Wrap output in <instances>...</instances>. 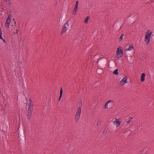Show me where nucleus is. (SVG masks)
Returning a JSON list of instances; mask_svg holds the SVG:
<instances>
[{
	"mask_svg": "<svg viewBox=\"0 0 154 154\" xmlns=\"http://www.w3.org/2000/svg\"><path fill=\"white\" fill-rule=\"evenodd\" d=\"M152 34V32L149 30L146 32L144 38V41L146 44H148L150 41V37Z\"/></svg>",
	"mask_w": 154,
	"mask_h": 154,
	"instance_id": "1",
	"label": "nucleus"
},
{
	"mask_svg": "<svg viewBox=\"0 0 154 154\" xmlns=\"http://www.w3.org/2000/svg\"><path fill=\"white\" fill-rule=\"evenodd\" d=\"M123 48L122 47H119L117 48L116 52V57L118 59L121 58L123 55Z\"/></svg>",
	"mask_w": 154,
	"mask_h": 154,
	"instance_id": "2",
	"label": "nucleus"
},
{
	"mask_svg": "<svg viewBox=\"0 0 154 154\" xmlns=\"http://www.w3.org/2000/svg\"><path fill=\"white\" fill-rule=\"evenodd\" d=\"M113 105V101L111 100H109L105 104L104 107V109H110L112 107Z\"/></svg>",
	"mask_w": 154,
	"mask_h": 154,
	"instance_id": "3",
	"label": "nucleus"
},
{
	"mask_svg": "<svg viewBox=\"0 0 154 154\" xmlns=\"http://www.w3.org/2000/svg\"><path fill=\"white\" fill-rule=\"evenodd\" d=\"M81 110V108L80 107H79L77 109L75 117V119L76 121H78L80 119Z\"/></svg>",
	"mask_w": 154,
	"mask_h": 154,
	"instance_id": "4",
	"label": "nucleus"
},
{
	"mask_svg": "<svg viewBox=\"0 0 154 154\" xmlns=\"http://www.w3.org/2000/svg\"><path fill=\"white\" fill-rule=\"evenodd\" d=\"M69 26L68 21H67L63 25L62 30V33L65 32L68 29Z\"/></svg>",
	"mask_w": 154,
	"mask_h": 154,
	"instance_id": "5",
	"label": "nucleus"
},
{
	"mask_svg": "<svg viewBox=\"0 0 154 154\" xmlns=\"http://www.w3.org/2000/svg\"><path fill=\"white\" fill-rule=\"evenodd\" d=\"M11 15L9 14L6 20L5 26L6 28H8L11 23Z\"/></svg>",
	"mask_w": 154,
	"mask_h": 154,
	"instance_id": "6",
	"label": "nucleus"
},
{
	"mask_svg": "<svg viewBox=\"0 0 154 154\" xmlns=\"http://www.w3.org/2000/svg\"><path fill=\"white\" fill-rule=\"evenodd\" d=\"M128 77L126 75H125L123 78L122 79L120 82L119 85L121 86H123L125 84L128 83Z\"/></svg>",
	"mask_w": 154,
	"mask_h": 154,
	"instance_id": "7",
	"label": "nucleus"
},
{
	"mask_svg": "<svg viewBox=\"0 0 154 154\" xmlns=\"http://www.w3.org/2000/svg\"><path fill=\"white\" fill-rule=\"evenodd\" d=\"M121 122L120 119H116L113 122V124L117 128L119 126Z\"/></svg>",
	"mask_w": 154,
	"mask_h": 154,
	"instance_id": "8",
	"label": "nucleus"
},
{
	"mask_svg": "<svg viewBox=\"0 0 154 154\" xmlns=\"http://www.w3.org/2000/svg\"><path fill=\"white\" fill-rule=\"evenodd\" d=\"M133 48V46L132 45H130L128 47L127 46H125L124 51H130L132 50Z\"/></svg>",
	"mask_w": 154,
	"mask_h": 154,
	"instance_id": "9",
	"label": "nucleus"
},
{
	"mask_svg": "<svg viewBox=\"0 0 154 154\" xmlns=\"http://www.w3.org/2000/svg\"><path fill=\"white\" fill-rule=\"evenodd\" d=\"M145 74L143 73L141 74V79L140 81L142 82H144L145 80Z\"/></svg>",
	"mask_w": 154,
	"mask_h": 154,
	"instance_id": "10",
	"label": "nucleus"
},
{
	"mask_svg": "<svg viewBox=\"0 0 154 154\" xmlns=\"http://www.w3.org/2000/svg\"><path fill=\"white\" fill-rule=\"evenodd\" d=\"M32 110L31 109V108H29L28 110V117L29 118L30 117Z\"/></svg>",
	"mask_w": 154,
	"mask_h": 154,
	"instance_id": "11",
	"label": "nucleus"
},
{
	"mask_svg": "<svg viewBox=\"0 0 154 154\" xmlns=\"http://www.w3.org/2000/svg\"><path fill=\"white\" fill-rule=\"evenodd\" d=\"M90 17L89 16L87 17L84 20V23L85 24H87L88 23V21L89 20Z\"/></svg>",
	"mask_w": 154,
	"mask_h": 154,
	"instance_id": "12",
	"label": "nucleus"
},
{
	"mask_svg": "<svg viewBox=\"0 0 154 154\" xmlns=\"http://www.w3.org/2000/svg\"><path fill=\"white\" fill-rule=\"evenodd\" d=\"M62 94H63V89H62V88H61L60 90V95L59 98V101H60V100L61 99V98L62 97Z\"/></svg>",
	"mask_w": 154,
	"mask_h": 154,
	"instance_id": "13",
	"label": "nucleus"
},
{
	"mask_svg": "<svg viewBox=\"0 0 154 154\" xmlns=\"http://www.w3.org/2000/svg\"><path fill=\"white\" fill-rule=\"evenodd\" d=\"M78 10V8H74L73 10V14L74 15H75Z\"/></svg>",
	"mask_w": 154,
	"mask_h": 154,
	"instance_id": "14",
	"label": "nucleus"
},
{
	"mask_svg": "<svg viewBox=\"0 0 154 154\" xmlns=\"http://www.w3.org/2000/svg\"><path fill=\"white\" fill-rule=\"evenodd\" d=\"M124 133L126 134L127 135H129L131 133V131L129 130H127L124 132Z\"/></svg>",
	"mask_w": 154,
	"mask_h": 154,
	"instance_id": "15",
	"label": "nucleus"
},
{
	"mask_svg": "<svg viewBox=\"0 0 154 154\" xmlns=\"http://www.w3.org/2000/svg\"><path fill=\"white\" fill-rule=\"evenodd\" d=\"M113 74L116 75H118V69H115L114 71L113 72Z\"/></svg>",
	"mask_w": 154,
	"mask_h": 154,
	"instance_id": "16",
	"label": "nucleus"
},
{
	"mask_svg": "<svg viewBox=\"0 0 154 154\" xmlns=\"http://www.w3.org/2000/svg\"><path fill=\"white\" fill-rule=\"evenodd\" d=\"M123 34H122L121 35L120 37H119V42H120L122 40V39H123Z\"/></svg>",
	"mask_w": 154,
	"mask_h": 154,
	"instance_id": "17",
	"label": "nucleus"
},
{
	"mask_svg": "<svg viewBox=\"0 0 154 154\" xmlns=\"http://www.w3.org/2000/svg\"><path fill=\"white\" fill-rule=\"evenodd\" d=\"M29 101L30 102V103H29V108H31V109H32V104L31 103V100L30 99H29Z\"/></svg>",
	"mask_w": 154,
	"mask_h": 154,
	"instance_id": "18",
	"label": "nucleus"
},
{
	"mask_svg": "<svg viewBox=\"0 0 154 154\" xmlns=\"http://www.w3.org/2000/svg\"><path fill=\"white\" fill-rule=\"evenodd\" d=\"M79 3V2L78 1H76V3H75V5L74 8H78Z\"/></svg>",
	"mask_w": 154,
	"mask_h": 154,
	"instance_id": "19",
	"label": "nucleus"
},
{
	"mask_svg": "<svg viewBox=\"0 0 154 154\" xmlns=\"http://www.w3.org/2000/svg\"><path fill=\"white\" fill-rule=\"evenodd\" d=\"M132 119V118L131 117L130 119H129V120H128L126 122V123L127 124H128L130 122H131V121Z\"/></svg>",
	"mask_w": 154,
	"mask_h": 154,
	"instance_id": "20",
	"label": "nucleus"
},
{
	"mask_svg": "<svg viewBox=\"0 0 154 154\" xmlns=\"http://www.w3.org/2000/svg\"><path fill=\"white\" fill-rule=\"evenodd\" d=\"M7 4H10V0H5Z\"/></svg>",
	"mask_w": 154,
	"mask_h": 154,
	"instance_id": "21",
	"label": "nucleus"
},
{
	"mask_svg": "<svg viewBox=\"0 0 154 154\" xmlns=\"http://www.w3.org/2000/svg\"><path fill=\"white\" fill-rule=\"evenodd\" d=\"M146 152H142V153L143 154H145V153H146Z\"/></svg>",
	"mask_w": 154,
	"mask_h": 154,
	"instance_id": "22",
	"label": "nucleus"
},
{
	"mask_svg": "<svg viewBox=\"0 0 154 154\" xmlns=\"http://www.w3.org/2000/svg\"><path fill=\"white\" fill-rule=\"evenodd\" d=\"M18 30H17L16 33H18Z\"/></svg>",
	"mask_w": 154,
	"mask_h": 154,
	"instance_id": "23",
	"label": "nucleus"
},
{
	"mask_svg": "<svg viewBox=\"0 0 154 154\" xmlns=\"http://www.w3.org/2000/svg\"><path fill=\"white\" fill-rule=\"evenodd\" d=\"M13 33H14V34H15V32H13Z\"/></svg>",
	"mask_w": 154,
	"mask_h": 154,
	"instance_id": "24",
	"label": "nucleus"
}]
</instances>
